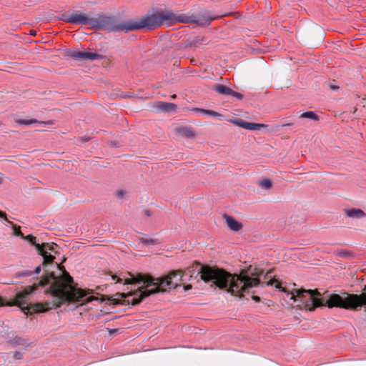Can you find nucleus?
Segmentation results:
<instances>
[{
	"instance_id": "f257e3e1",
	"label": "nucleus",
	"mask_w": 366,
	"mask_h": 366,
	"mask_svg": "<svg viewBox=\"0 0 366 366\" xmlns=\"http://www.w3.org/2000/svg\"><path fill=\"white\" fill-rule=\"evenodd\" d=\"M198 275H200V278L205 282H212L220 289H226L232 295L239 297H242L244 293L249 292L250 289L260 284L259 278L250 277L247 272L232 274L224 270L199 264L187 269L183 272H172L162 278H154L142 274L136 276L129 274L130 277L124 280V284L142 285L128 295L132 305H136L150 295L165 292L167 289H174L179 282L189 281Z\"/></svg>"
},
{
	"instance_id": "f03ea898",
	"label": "nucleus",
	"mask_w": 366,
	"mask_h": 366,
	"mask_svg": "<svg viewBox=\"0 0 366 366\" xmlns=\"http://www.w3.org/2000/svg\"><path fill=\"white\" fill-rule=\"evenodd\" d=\"M189 18L177 15L172 11H165L159 14H152L135 20L117 22L114 17L99 16L94 18L92 28L101 29L109 32H129L142 29H153L161 25H169L170 22H187Z\"/></svg>"
},
{
	"instance_id": "7ed1b4c3",
	"label": "nucleus",
	"mask_w": 366,
	"mask_h": 366,
	"mask_svg": "<svg viewBox=\"0 0 366 366\" xmlns=\"http://www.w3.org/2000/svg\"><path fill=\"white\" fill-rule=\"evenodd\" d=\"M43 286L50 285L51 294L61 302H76L86 296V293L73 285V279L64 269L60 277L49 274L41 281Z\"/></svg>"
},
{
	"instance_id": "20e7f679",
	"label": "nucleus",
	"mask_w": 366,
	"mask_h": 366,
	"mask_svg": "<svg viewBox=\"0 0 366 366\" xmlns=\"http://www.w3.org/2000/svg\"><path fill=\"white\" fill-rule=\"evenodd\" d=\"M36 289V287L34 286L27 287L24 290L17 292L14 298L11 300L10 305L18 306L26 315L35 312H44L54 306V304L48 302L30 303V296Z\"/></svg>"
},
{
	"instance_id": "39448f33",
	"label": "nucleus",
	"mask_w": 366,
	"mask_h": 366,
	"mask_svg": "<svg viewBox=\"0 0 366 366\" xmlns=\"http://www.w3.org/2000/svg\"><path fill=\"white\" fill-rule=\"evenodd\" d=\"M329 307H342L357 310L358 307H364L366 312V292L361 295H348L345 293L342 296L333 294L326 300Z\"/></svg>"
},
{
	"instance_id": "423d86ee",
	"label": "nucleus",
	"mask_w": 366,
	"mask_h": 366,
	"mask_svg": "<svg viewBox=\"0 0 366 366\" xmlns=\"http://www.w3.org/2000/svg\"><path fill=\"white\" fill-rule=\"evenodd\" d=\"M266 285H274L276 288L279 289L280 291L286 293L290 300H293V302H296L297 299L302 303L310 302L312 305V308L322 305V302L320 299L315 297L316 293L312 290H295L290 292L285 287H282L276 280H270L266 282Z\"/></svg>"
},
{
	"instance_id": "0eeeda50",
	"label": "nucleus",
	"mask_w": 366,
	"mask_h": 366,
	"mask_svg": "<svg viewBox=\"0 0 366 366\" xmlns=\"http://www.w3.org/2000/svg\"><path fill=\"white\" fill-rule=\"evenodd\" d=\"M61 19L62 21L71 24H89L92 27L94 22V18L91 17L89 14L83 13L79 10H74L71 13H64Z\"/></svg>"
},
{
	"instance_id": "6e6552de",
	"label": "nucleus",
	"mask_w": 366,
	"mask_h": 366,
	"mask_svg": "<svg viewBox=\"0 0 366 366\" xmlns=\"http://www.w3.org/2000/svg\"><path fill=\"white\" fill-rule=\"evenodd\" d=\"M69 56L76 60H97L102 59V55L91 51L71 50Z\"/></svg>"
},
{
	"instance_id": "1a4fd4ad",
	"label": "nucleus",
	"mask_w": 366,
	"mask_h": 366,
	"mask_svg": "<svg viewBox=\"0 0 366 366\" xmlns=\"http://www.w3.org/2000/svg\"><path fill=\"white\" fill-rule=\"evenodd\" d=\"M224 218L226 221L227 227L234 232H238L242 229V224L232 217L225 214Z\"/></svg>"
},
{
	"instance_id": "9d476101",
	"label": "nucleus",
	"mask_w": 366,
	"mask_h": 366,
	"mask_svg": "<svg viewBox=\"0 0 366 366\" xmlns=\"http://www.w3.org/2000/svg\"><path fill=\"white\" fill-rule=\"evenodd\" d=\"M177 134H178L179 136L187 138V139H193L195 137V132L193 129L191 128L187 127H178L176 129Z\"/></svg>"
},
{
	"instance_id": "9b49d317",
	"label": "nucleus",
	"mask_w": 366,
	"mask_h": 366,
	"mask_svg": "<svg viewBox=\"0 0 366 366\" xmlns=\"http://www.w3.org/2000/svg\"><path fill=\"white\" fill-rule=\"evenodd\" d=\"M345 214L348 217L355 219H361L366 216V214L362 209L356 208L346 209Z\"/></svg>"
},
{
	"instance_id": "f8f14e48",
	"label": "nucleus",
	"mask_w": 366,
	"mask_h": 366,
	"mask_svg": "<svg viewBox=\"0 0 366 366\" xmlns=\"http://www.w3.org/2000/svg\"><path fill=\"white\" fill-rule=\"evenodd\" d=\"M36 249L39 254H51V252H54V247L49 243H43L36 245Z\"/></svg>"
},
{
	"instance_id": "ddd939ff",
	"label": "nucleus",
	"mask_w": 366,
	"mask_h": 366,
	"mask_svg": "<svg viewBox=\"0 0 366 366\" xmlns=\"http://www.w3.org/2000/svg\"><path fill=\"white\" fill-rule=\"evenodd\" d=\"M212 89L217 93L224 96H230L232 90L228 86L223 84L214 85L213 86Z\"/></svg>"
},
{
	"instance_id": "4468645a",
	"label": "nucleus",
	"mask_w": 366,
	"mask_h": 366,
	"mask_svg": "<svg viewBox=\"0 0 366 366\" xmlns=\"http://www.w3.org/2000/svg\"><path fill=\"white\" fill-rule=\"evenodd\" d=\"M16 122L17 124H23V125H30V124H38L39 125H47V124H52L51 121L43 122V121H38V120L34 119H29V120L17 119L16 121Z\"/></svg>"
},
{
	"instance_id": "2eb2a0df",
	"label": "nucleus",
	"mask_w": 366,
	"mask_h": 366,
	"mask_svg": "<svg viewBox=\"0 0 366 366\" xmlns=\"http://www.w3.org/2000/svg\"><path fill=\"white\" fill-rule=\"evenodd\" d=\"M157 107L165 112L174 111L177 109V105L173 103L159 102Z\"/></svg>"
},
{
	"instance_id": "dca6fc26",
	"label": "nucleus",
	"mask_w": 366,
	"mask_h": 366,
	"mask_svg": "<svg viewBox=\"0 0 366 366\" xmlns=\"http://www.w3.org/2000/svg\"><path fill=\"white\" fill-rule=\"evenodd\" d=\"M192 111L193 112H195L197 113H199V114H206V115H208V116H210V117H222V114H220L219 113L215 112V111H213V110H210V109H200V108H194L192 109Z\"/></svg>"
},
{
	"instance_id": "f3484780",
	"label": "nucleus",
	"mask_w": 366,
	"mask_h": 366,
	"mask_svg": "<svg viewBox=\"0 0 366 366\" xmlns=\"http://www.w3.org/2000/svg\"><path fill=\"white\" fill-rule=\"evenodd\" d=\"M264 127L265 125L262 124L251 123L247 122L245 129L251 131L260 130Z\"/></svg>"
},
{
	"instance_id": "a211bd4d",
	"label": "nucleus",
	"mask_w": 366,
	"mask_h": 366,
	"mask_svg": "<svg viewBox=\"0 0 366 366\" xmlns=\"http://www.w3.org/2000/svg\"><path fill=\"white\" fill-rule=\"evenodd\" d=\"M300 117L304 119H310L315 121H317L319 119L318 116L314 112L311 111L302 113L300 115Z\"/></svg>"
},
{
	"instance_id": "6ab92c4d",
	"label": "nucleus",
	"mask_w": 366,
	"mask_h": 366,
	"mask_svg": "<svg viewBox=\"0 0 366 366\" xmlns=\"http://www.w3.org/2000/svg\"><path fill=\"white\" fill-rule=\"evenodd\" d=\"M259 185L264 189H269L272 187V182L269 179H263L259 182Z\"/></svg>"
},
{
	"instance_id": "aec40b11",
	"label": "nucleus",
	"mask_w": 366,
	"mask_h": 366,
	"mask_svg": "<svg viewBox=\"0 0 366 366\" xmlns=\"http://www.w3.org/2000/svg\"><path fill=\"white\" fill-rule=\"evenodd\" d=\"M140 242L146 245L149 244H158L157 239H152V238H144L142 237L140 238Z\"/></svg>"
},
{
	"instance_id": "412c9836",
	"label": "nucleus",
	"mask_w": 366,
	"mask_h": 366,
	"mask_svg": "<svg viewBox=\"0 0 366 366\" xmlns=\"http://www.w3.org/2000/svg\"><path fill=\"white\" fill-rule=\"evenodd\" d=\"M10 343L14 345H23L24 340L19 337H15L14 338L9 340Z\"/></svg>"
},
{
	"instance_id": "4be33fe9",
	"label": "nucleus",
	"mask_w": 366,
	"mask_h": 366,
	"mask_svg": "<svg viewBox=\"0 0 366 366\" xmlns=\"http://www.w3.org/2000/svg\"><path fill=\"white\" fill-rule=\"evenodd\" d=\"M44 257L45 263H51L54 261V257L51 254H39Z\"/></svg>"
},
{
	"instance_id": "5701e85b",
	"label": "nucleus",
	"mask_w": 366,
	"mask_h": 366,
	"mask_svg": "<svg viewBox=\"0 0 366 366\" xmlns=\"http://www.w3.org/2000/svg\"><path fill=\"white\" fill-rule=\"evenodd\" d=\"M22 239L27 240L29 242H30L31 244L36 245L39 244V243H36V237H34L32 234H29L27 236H24Z\"/></svg>"
},
{
	"instance_id": "b1692460",
	"label": "nucleus",
	"mask_w": 366,
	"mask_h": 366,
	"mask_svg": "<svg viewBox=\"0 0 366 366\" xmlns=\"http://www.w3.org/2000/svg\"><path fill=\"white\" fill-rule=\"evenodd\" d=\"M233 123L239 127H241V128H243L245 129V127H246V123L247 122L242 120V119H235L234 121H233Z\"/></svg>"
},
{
	"instance_id": "393cba45",
	"label": "nucleus",
	"mask_w": 366,
	"mask_h": 366,
	"mask_svg": "<svg viewBox=\"0 0 366 366\" xmlns=\"http://www.w3.org/2000/svg\"><path fill=\"white\" fill-rule=\"evenodd\" d=\"M13 229H14V234L15 236H19L21 238H23L24 237V234L21 232V229H20V227H16V225H14L13 224V225H11Z\"/></svg>"
},
{
	"instance_id": "a878e982",
	"label": "nucleus",
	"mask_w": 366,
	"mask_h": 366,
	"mask_svg": "<svg viewBox=\"0 0 366 366\" xmlns=\"http://www.w3.org/2000/svg\"><path fill=\"white\" fill-rule=\"evenodd\" d=\"M0 217L4 218V220L7 222L6 226L13 225V222L8 220V219L6 217V214L5 212L0 211Z\"/></svg>"
},
{
	"instance_id": "bb28decb",
	"label": "nucleus",
	"mask_w": 366,
	"mask_h": 366,
	"mask_svg": "<svg viewBox=\"0 0 366 366\" xmlns=\"http://www.w3.org/2000/svg\"><path fill=\"white\" fill-rule=\"evenodd\" d=\"M230 96L234 97L237 98L238 99H242L243 98V95L242 94L234 92L233 90H232V93H231Z\"/></svg>"
},
{
	"instance_id": "cd10ccee",
	"label": "nucleus",
	"mask_w": 366,
	"mask_h": 366,
	"mask_svg": "<svg viewBox=\"0 0 366 366\" xmlns=\"http://www.w3.org/2000/svg\"><path fill=\"white\" fill-rule=\"evenodd\" d=\"M13 357L15 360H21L23 359V355L20 352L16 351L14 353Z\"/></svg>"
},
{
	"instance_id": "c85d7f7f",
	"label": "nucleus",
	"mask_w": 366,
	"mask_h": 366,
	"mask_svg": "<svg viewBox=\"0 0 366 366\" xmlns=\"http://www.w3.org/2000/svg\"><path fill=\"white\" fill-rule=\"evenodd\" d=\"M125 194H126V192L124 190L117 191V196L119 197L122 198L123 197H124Z\"/></svg>"
},
{
	"instance_id": "c756f323",
	"label": "nucleus",
	"mask_w": 366,
	"mask_h": 366,
	"mask_svg": "<svg viewBox=\"0 0 366 366\" xmlns=\"http://www.w3.org/2000/svg\"><path fill=\"white\" fill-rule=\"evenodd\" d=\"M272 277V272H267V274L264 276V279L265 280L270 279Z\"/></svg>"
},
{
	"instance_id": "7c9ffc66",
	"label": "nucleus",
	"mask_w": 366,
	"mask_h": 366,
	"mask_svg": "<svg viewBox=\"0 0 366 366\" xmlns=\"http://www.w3.org/2000/svg\"><path fill=\"white\" fill-rule=\"evenodd\" d=\"M40 272H41V267H40V266L36 267L35 268V269H34V272H35L36 274H39V273H40Z\"/></svg>"
},
{
	"instance_id": "2f4dec72",
	"label": "nucleus",
	"mask_w": 366,
	"mask_h": 366,
	"mask_svg": "<svg viewBox=\"0 0 366 366\" xmlns=\"http://www.w3.org/2000/svg\"><path fill=\"white\" fill-rule=\"evenodd\" d=\"M112 279L114 280H115L117 279V282H121L122 281V280L121 278L117 277L116 275H113Z\"/></svg>"
},
{
	"instance_id": "473e14b6",
	"label": "nucleus",
	"mask_w": 366,
	"mask_h": 366,
	"mask_svg": "<svg viewBox=\"0 0 366 366\" xmlns=\"http://www.w3.org/2000/svg\"><path fill=\"white\" fill-rule=\"evenodd\" d=\"M330 87L332 89H337V88H338V86H335V85H334V84H331L330 85Z\"/></svg>"
},
{
	"instance_id": "72a5a7b5",
	"label": "nucleus",
	"mask_w": 366,
	"mask_h": 366,
	"mask_svg": "<svg viewBox=\"0 0 366 366\" xmlns=\"http://www.w3.org/2000/svg\"><path fill=\"white\" fill-rule=\"evenodd\" d=\"M190 288H191V286H190V285H187V286L184 287L185 290H189V289H190Z\"/></svg>"
},
{
	"instance_id": "f704fd0d",
	"label": "nucleus",
	"mask_w": 366,
	"mask_h": 366,
	"mask_svg": "<svg viewBox=\"0 0 366 366\" xmlns=\"http://www.w3.org/2000/svg\"><path fill=\"white\" fill-rule=\"evenodd\" d=\"M145 214H146L147 216H149V215H150V214H149V211H148V210L145 211Z\"/></svg>"
},
{
	"instance_id": "c9c22d12",
	"label": "nucleus",
	"mask_w": 366,
	"mask_h": 366,
	"mask_svg": "<svg viewBox=\"0 0 366 366\" xmlns=\"http://www.w3.org/2000/svg\"><path fill=\"white\" fill-rule=\"evenodd\" d=\"M31 272H28L26 273V275H29V274H31Z\"/></svg>"
},
{
	"instance_id": "e433bc0d",
	"label": "nucleus",
	"mask_w": 366,
	"mask_h": 366,
	"mask_svg": "<svg viewBox=\"0 0 366 366\" xmlns=\"http://www.w3.org/2000/svg\"><path fill=\"white\" fill-rule=\"evenodd\" d=\"M254 300H255L256 301H257V300H259V297H254Z\"/></svg>"
},
{
	"instance_id": "4c0bfd02",
	"label": "nucleus",
	"mask_w": 366,
	"mask_h": 366,
	"mask_svg": "<svg viewBox=\"0 0 366 366\" xmlns=\"http://www.w3.org/2000/svg\"><path fill=\"white\" fill-rule=\"evenodd\" d=\"M31 34H33V35H35L36 32L35 31H31Z\"/></svg>"
},
{
	"instance_id": "58836bf2",
	"label": "nucleus",
	"mask_w": 366,
	"mask_h": 366,
	"mask_svg": "<svg viewBox=\"0 0 366 366\" xmlns=\"http://www.w3.org/2000/svg\"><path fill=\"white\" fill-rule=\"evenodd\" d=\"M92 300H93L92 298H90V297L88 298V301H92Z\"/></svg>"
},
{
	"instance_id": "ea45409f",
	"label": "nucleus",
	"mask_w": 366,
	"mask_h": 366,
	"mask_svg": "<svg viewBox=\"0 0 366 366\" xmlns=\"http://www.w3.org/2000/svg\"><path fill=\"white\" fill-rule=\"evenodd\" d=\"M2 183V179L0 177V184Z\"/></svg>"
}]
</instances>
